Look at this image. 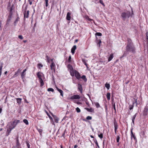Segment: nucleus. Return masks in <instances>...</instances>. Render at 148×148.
I'll use <instances>...</instances> for the list:
<instances>
[{
    "label": "nucleus",
    "instance_id": "18",
    "mask_svg": "<svg viewBox=\"0 0 148 148\" xmlns=\"http://www.w3.org/2000/svg\"><path fill=\"white\" fill-rule=\"evenodd\" d=\"M68 67L69 70V71L70 72L73 71V67L71 65L69 64L68 65Z\"/></svg>",
    "mask_w": 148,
    "mask_h": 148
},
{
    "label": "nucleus",
    "instance_id": "39",
    "mask_svg": "<svg viewBox=\"0 0 148 148\" xmlns=\"http://www.w3.org/2000/svg\"><path fill=\"white\" fill-rule=\"evenodd\" d=\"M46 58H47V62H48V63H49L50 62V59H49V56L47 55L46 56Z\"/></svg>",
    "mask_w": 148,
    "mask_h": 148
},
{
    "label": "nucleus",
    "instance_id": "22",
    "mask_svg": "<svg viewBox=\"0 0 148 148\" xmlns=\"http://www.w3.org/2000/svg\"><path fill=\"white\" fill-rule=\"evenodd\" d=\"M86 109L88 112H93L94 110L92 108H86Z\"/></svg>",
    "mask_w": 148,
    "mask_h": 148
},
{
    "label": "nucleus",
    "instance_id": "41",
    "mask_svg": "<svg viewBox=\"0 0 148 148\" xmlns=\"http://www.w3.org/2000/svg\"><path fill=\"white\" fill-rule=\"evenodd\" d=\"M76 110L77 111V112L78 113L80 112L81 111L80 110L78 107H77L76 108Z\"/></svg>",
    "mask_w": 148,
    "mask_h": 148
},
{
    "label": "nucleus",
    "instance_id": "57",
    "mask_svg": "<svg viewBox=\"0 0 148 148\" xmlns=\"http://www.w3.org/2000/svg\"><path fill=\"white\" fill-rule=\"evenodd\" d=\"M21 71V70L20 69H19L17 71L18 73H20Z\"/></svg>",
    "mask_w": 148,
    "mask_h": 148
},
{
    "label": "nucleus",
    "instance_id": "33",
    "mask_svg": "<svg viewBox=\"0 0 148 148\" xmlns=\"http://www.w3.org/2000/svg\"><path fill=\"white\" fill-rule=\"evenodd\" d=\"M82 61L83 62L84 64L87 67V64L86 62V60L85 59H82Z\"/></svg>",
    "mask_w": 148,
    "mask_h": 148
},
{
    "label": "nucleus",
    "instance_id": "64",
    "mask_svg": "<svg viewBox=\"0 0 148 148\" xmlns=\"http://www.w3.org/2000/svg\"><path fill=\"white\" fill-rule=\"evenodd\" d=\"M7 73H8L7 71H5V72H4V74H5V75H6V74H7Z\"/></svg>",
    "mask_w": 148,
    "mask_h": 148
},
{
    "label": "nucleus",
    "instance_id": "5",
    "mask_svg": "<svg viewBox=\"0 0 148 148\" xmlns=\"http://www.w3.org/2000/svg\"><path fill=\"white\" fill-rule=\"evenodd\" d=\"M75 75L77 79H79L81 78V76L79 73L77 71L75 70L74 71Z\"/></svg>",
    "mask_w": 148,
    "mask_h": 148
},
{
    "label": "nucleus",
    "instance_id": "44",
    "mask_svg": "<svg viewBox=\"0 0 148 148\" xmlns=\"http://www.w3.org/2000/svg\"><path fill=\"white\" fill-rule=\"evenodd\" d=\"M120 136H117L116 137V141L117 143L119 142V140L120 139Z\"/></svg>",
    "mask_w": 148,
    "mask_h": 148
},
{
    "label": "nucleus",
    "instance_id": "16",
    "mask_svg": "<svg viewBox=\"0 0 148 148\" xmlns=\"http://www.w3.org/2000/svg\"><path fill=\"white\" fill-rule=\"evenodd\" d=\"M22 99L20 98H17L16 99V101L17 103L20 104L21 102Z\"/></svg>",
    "mask_w": 148,
    "mask_h": 148
},
{
    "label": "nucleus",
    "instance_id": "24",
    "mask_svg": "<svg viewBox=\"0 0 148 148\" xmlns=\"http://www.w3.org/2000/svg\"><path fill=\"white\" fill-rule=\"evenodd\" d=\"M26 73L24 72V71H23L21 74V77L22 79H23Z\"/></svg>",
    "mask_w": 148,
    "mask_h": 148
},
{
    "label": "nucleus",
    "instance_id": "45",
    "mask_svg": "<svg viewBox=\"0 0 148 148\" xmlns=\"http://www.w3.org/2000/svg\"><path fill=\"white\" fill-rule=\"evenodd\" d=\"M92 119V117L91 116H87L86 118V119L87 120H91Z\"/></svg>",
    "mask_w": 148,
    "mask_h": 148
},
{
    "label": "nucleus",
    "instance_id": "52",
    "mask_svg": "<svg viewBox=\"0 0 148 148\" xmlns=\"http://www.w3.org/2000/svg\"><path fill=\"white\" fill-rule=\"evenodd\" d=\"M1 25V22L0 21V30L2 29V27Z\"/></svg>",
    "mask_w": 148,
    "mask_h": 148
},
{
    "label": "nucleus",
    "instance_id": "32",
    "mask_svg": "<svg viewBox=\"0 0 148 148\" xmlns=\"http://www.w3.org/2000/svg\"><path fill=\"white\" fill-rule=\"evenodd\" d=\"M47 90L49 92L51 91L52 92H53L54 91V89L53 88H48L47 89Z\"/></svg>",
    "mask_w": 148,
    "mask_h": 148
},
{
    "label": "nucleus",
    "instance_id": "28",
    "mask_svg": "<svg viewBox=\"0 0 148 148\" xmlns=\"http://www.w3.org/2000/svg\"><path fill=\"white\" fill-rule=\"evenodd\" d=\"M132 44L133 45V43L132 42L131 40L130 39H128V42L127 45Z\"/></svg>",
    "mask_w": 148,
    "mask_h": 148
},
{
    "label": "nucleus",
    "instance_id": "60",
    "mask_svg": "<svg viewBox=\"0 0 148 148\" xmlns=\"http://www.w3.org/2000/svg\"><path fill=\"white\" fill-rule=\"evenodd\" d=\"M77 104L79 105L82 104V103L81 102H76Z\"/></svg>",
    "mask_w": 148,
    "mask_h": 148
},
{
    "label": "nucleus",
    "instance_id": "62",
    "mask_svg": "<svg viewBox=\"0 0 148 148\" xmlns=\"http://www.w3.org/2000/svg\"><path fill=\"white\" fill-rule=\"evenodd\" d=\"M2 108H0V114L1 112L2 111Z\"/></svg>",
    "mask_w": 148,
    "mask_h": 148
},
{
    "label": "nucleus",
    "instance_id": "19",
    "mask_svg": "<svg viewBox=\"0 0 148 148\" xmlns=\"http://www.w3.org/2000/svg\"><path fill=\"white\" fill-rule=\"evenodd\" d=\"M57 89L60 92V95L62 96V97H63V91L62 90L59 89L58 88H57Z\"/></svg>",
    "mask_w": 148,
    "mask_h": 148
},
{
    "label": "nucleus",
    "instance_id": "58",
    "mask_svg": "<svg viewBox=\"0 0 148 148\" xmlns=\"http://www.w3.org/2000/svg\"><path fill=\"white\" fill-rule=\"evenodd\" d=\"M28 1L29 2V4L31 5L32 4V2L30 0H28Z\"/></svg>",
    "mask_w": 148,
    "mask_h": 148
},
{
    "label": "nucleus",
    "instance_id": "8",
    "mask_svg": "<svg viewBox=\"0 0 148 148\" xmlns=\"http://www.w3.org/2000/svg\"><path fill=\"white\" fill-rule=\"evenodd\" d=\"M131 139H132V138H133L135 140H136V138L135 136V135L134 134H133V133L132 132V129L131 130Z\"/></svg>",
    "mask_w": 148,
    "mask_h": 148
},
{
    "label": "nucleus",
    "instance_id": "47",
    "mask_svg": "<svg viewBox=\"0 0 148 148\" xmlns=\"http://www.w3.org/2000/svg\"><path fill=\"white\" fill-rule=\"evenodd\" d=\"M99 3H101L102 5H103L104 6H105V5L103 3V1L101 0H99Z\"/></svg>",
    "mask_w": 148,
    "mask_h": 148
},
{
    "label": "nucleus",
    "instance_id": "7",
    "mask_svg": "<svg viewBox=\"0 0 148 148\" xmlns=\"http://www.w3.org/2000/svg\"><path fill=\"white\" fill-rule=\"evenodd\" d=\"M148 108L147 106L145 107L143 111V115L146 116L147 114Z\"/></svg>",
    "mask_w": 148,
    "mask_h": 148
},
{
    "label": "nucleus",
    "instance_id": "37",
    "mask_svg": "<svg viewBox=\"0 0 148 148\" xmlns=\"http://www.w3.org/2000/svg\"><path fill=\"white\" fill-rule=\"evenodd\" d=\"M98 136L100 138H103V134L102 133H100L99 134H98Z\"/></svg>",
    "mask_w": 148,
    "mask_h": 148
},
{
    "label": "nucleus",
    "instance_id": "25",
    "mask_svg": "<svg viewBox=\"0 0 148 148\" xmlns=\"http://www.w3.org/2000/svg\"><path fill=\"white\" fill-rule=\"evenodd\" d=\"M19 19V18L18 16L17 18L15 20V21L14 22V25L15 26L16 25V24L18 23V21Z\"/></svg>",
    "mask_w": 148,
    "mask_h": 148
},
{
    "label": "nucleus",
    "instance_id": "12",
    "mask_svg": "<svg viewBox=\"0 0 148 148\" xmlns=\"http://www.w3.org/2000/svg\"><path fill=\"white\" fill-rule=\"evenodd\" d=\"M71 14L69 12H68L67 13L66 17V19L67 20L70 21L71 20Z\"/></svg>",
    "mask_w": 148,
    "mask_h": 148
},
{
    "label": "nucleus",
    "instance_id": "23",
    "mask_svg": "<svg viewBox=\"0 0 148 148\" xmlns=\"http://www.w3.org/2000/svg\"><path fill=\"white\" fill-rule=\"evenodd\" d=\"M39 82L40 84V86H42L44 85V83L43 82V81L42 79H39Z\"/></svg>",
    "mask_w": 148,
    "mask_h": 148
},
{
    "label": "nucleus",
    "instance_id": "3",
    "mask_svg": "<svg viewBox=\"0 0 148 148\" xmlns=\"http://www.w3.org/2000/svg\"><path fill=\"white\" fill-rule=\"evenodd\" d=\"M20 123V121L19 120H15L13 122L11 123V129H13L15 127L17 124Z\"/></svg>",
    "mask_w": 148,
    "mask_h": 148
},
{
    "label": "nucleus",
    "instance_id": "49",
    "mask_svg": "<svg viewBox=\"0 0 148 148\" xmlns=\"http://www.w3.org/2000/svg\"><path fill=\"white\" fill-rule=\"evenodd\" d=\"M126 56V54H125V53H124L123 54V55L120 57V58L121 59L122 58L124 57L125 56Z\"/></svg>",
    "mask_w": 148,
    "mask_h": 148
},
{
    "label": "nucleus",
    "instance_id": "63",
    "mask_svg": "<svg viewBox=\"0 0 148 148\" xmlns=\"http://www.w3.org/2000/svg\"><path fill=\"white\" fill-rule=\"evenodd\" d=\"M77 146V145H75L74 146V148H76Z\"/></svg>",
    "mask_w": 148,
    "mask_h": 148
},
{
    "label": "nucleus",
    "instance_id": "53",
    "mask_svg": "<svg viewBox=\"0 0 148 148\" xmlns=\"http://www.w3.org/2000/svg\"><path fill=\"white\" fill-rule=\"evenodd\" d=\"M18 72H17V71H16V72H15V73L14 74V77H15L16 76H17L18 75Z\"/></svg>",
    "mask_w": 148,
    "mask_h": 148
},
{
    "label": "nucleus",
    "instance_id": "11",
    "mask_svg": "<svg viewBox=\"0 0 148 148\" xmlns=\"http://www.w3.org/2000/svg\"><path fill=\"white\" fill-rule=\"evenodd\" d=\"M78 89L79 90L80 92L82 93V85L79 84L78 85Z\"/></svg>",
    "mask_w": 148,
    "mask_h": 148
},
{
    "label": "nucleus",
    "instance_id": "26",
    "mask_svg": "<svg viewBox=\"0 0 148 148\" xmlns=\"http://www.w3.org/2000/svg\"><path fill=\"white\" fill-rule=\"evenodd\" d=\"M110 94L109 92H108L107 94V98L108 100H109L110 99Z\"/></svg>",
    "mask_w": 148,
    "mask_h": 148
},
{
    "label": "nucleus",
    "instance_id": "48",
    "mask_svg": "<svg viewBox=\"0 0 148 148\" xmlns=\"http://www.w3.org/2000/svg\"><path fill=\"white\" fill-rule=\"evenodd\" d=\"M38 131L40 134L42 133V129H38Z\"/></svg>",
    "mask_w": 148,
    "mask_h": 148
},
{
    "label": "nucleus",
    "instance_id": "21",
    "mask_svg": "<svg viewBox=\"0 0 148 148\" xmlns=\"http://www.w3.org/2000/svg\"><path fill=\"white\" fill-rule=\"evenodd\" d=\"M105 86L106 88L107 89L109 90L110 89V84L106 83L105 85Z\"/></svg>",
    "mask_w": 148,
    "mask_h": 148
},
{
    "label": "nucleus",
    "instance_id": "50",
    "mask_svg": "<svg viewBox=\"0 0 148 148\" xmlns=\"http://www.w3.org/2000/svg\"><path fill=\"white\" fill-rule=\"evenodd\" d=\"M19 145V143L18 140V139H17V142H16V146H18V147Z\"/></svg>",
    "mask_w": 148,
    "mask_h": 148
},
{
    "label": "nucleus",
    "instance_id": "42",
    "mask_svg": "<svg viewBox=\"0 0 148 148\" xmlns=\"http://www.w3.org/2000/svg\"><path fill=\"white\" fill-rule=\"evenodd\" d=\"M70 73L71 75L72 76H73L74 75L75 73H74V72L73 70V71H70Z\"/></svg>",
    "mask_w": 148,
    "mask_h": 148
},
{
    "label": "nucleus",
    "instance_id": "17",
    "mask_svg": "<svg viewBox=\"0 0 148 148\" xmlns=\"http://www.w3.org/2000/svg\"><path fill=\"white\" fill-rule=\"evenodd\" d=\"M113 54L112 53L111 54L110 56L108 58V62H109L111 61L113 58Z\"/></svg>",
    "mask_w": 148,
    "mask_h": 148
},
{
    "label": "nucleus",
    "instance_id": "20",
    "mask_svg": "<svg viewBox=\"0 0 148 148\" xmlns=\"http://www.w3.org/2000/svg\"><path fill=\"white\" fill-rule=\"evenodd\" d=\"M137 114V113H136L132 117V122L134 124V120L135 119V118L136 116V115Z\"/></svg>",
    "mask_w": 148,
    "mask_h": 148
},
{
    "label": "nucleus",
    "instance_id": "51",
    "mask_svg": "<svg viewBox=\"0 0 148 148\" xmlns=\"http://www.w3.org/2000/svg\"><path fill=\"white\" fill-rule=\"evenodd\" d=\"M18 37L19 39H23V37L22 35H19Z\"/></svg>",
    "mask_w": 148,
    "mask_h": 148
},
{
    "label": "nucleus",
    "instance_id": "14",
    "mask_svg": "<svg viewBox=\"0 0 148 148\" xmlns=\"http://www.w3.org/2000/svg\"><path fill=\"white\" fill-rule=\"evenodd\" d=\"M11 126H9V128L7 130L8 134H7V136H8L10 132L13 129H11Z\"/></svg>",
    "mask_w": 148,
    "mask_h": 148
},
{
    "label": "nucleus",
    "instance_id": "27",
    "mask_svg": "<svg viewBox=\"0 0 148 148\" xmlns=\"http://www.w3.org/2000/svg\"><path fill=\"white\" fill-rule=\"evenodd\" d=\"M45 111L47 115L49 117V118L50 120L52 121H53V119L52 118V117L48 113L46 110H45Z\"/></svg>",
    "mask_w": 148,
    "mask_h": 148
},
{
    "label": "nucleus",
    "instance_id": "15",
    "mask_svg": "<svg viewBox=\"0 0 148 148\" xmlns=\"http://www.w3.org/2000/svg\"><path fill=\"white\" fill-rule=\"evenodd\" d=\"M37 75L38 78L39 79H42V75L39 72H38L37 73Z\"/></svg>",
    "mask_w": 148,
    "mask_h": 148
},
{
    "label": "nucleus",
    "instance_id": "31",
    "mask_svg": "<svg viewBox=\"0 0 148 148\" xmlns=\"http://www.w3.org/2000/svg\"><path fill=\"white\" fill-rule=\"evenodd\" d=\"M23 122L25 123L26 125H28L29 124V123L28 121L26 119H24L23 120Z\"/></svg>",
    "mask_w": 148,
    "mask_h": 148
},
{
    "label": "nucleus",
    "instance_id": "1",
    "mask_svg": "<svg viewBox=\"0 0 148 148\" xmlns=\"http://www.w3.org/2000/svg\"><path fill=\"white\" fill-rule=\"evenodd\" d=\"M136 49L133 45H127L126 47V51L129 53L131 52L133 54L135 53Z\"/></svg>",
    "mask_w": 148,
    "mask_h": 148
},
{
    "label": "nucleus",
    "instance_id": "9",
    "mask_svg": "<svg viewBox=\"0 0 148 148\" xmlns=\"http://www.w3.org/2000/svg\"><path fill=\"white\" fill-rule=\"evenodd\" d=\"M51 114L54 119V121L56 123H58V122L59 119L57 116L51 113Z\"/></svg>",
    "mask_w": 148,
    "mask_h": 148
},
{
    "label": "nucleus",
    "instance_id": "59",
    "mask_svg": "<svg viewBox=\"0 0 148 148\" xmlns=\"http://www.w3.org/2000/svg\"><path fill=\"white\" fill-rule=\"evenodd\" d=\"M95 143L96 144V145H97V146L98 147H99V146L98 145V143L97 141L96 140V142H95Z\"/></svg>",
    "mask_w": 148,
    "mask_h": 148
},
{
    "label": "nucleus",
    "instance_id": "35",
    "mask_svg": "<svg viewBox=\"0 0 148 148\" xmlns=\"http://www.w3.org/2000/svg\"><path fill=\"white\" fill-rule=\"evenodd\" d=\"M134 103H133V104L132 105H130L129 106V109L130 110H132L133 108V107H134Z\"/></svg>",
    "mask_w": 148,
    "mask_h": 148
},
{
    "label": "nucleus",
    "instance_id": "30",
    "mask_svg": "<svg viewBox=\"0 0 148 148\" xmlns=\"http://www.w3.org/2000/svg\"><path fill=\"white\" fill-rule=\"evenodd\" d=\"M81 78L84 81V82H86L87 80V79L86 78V76L85 75H83Z\"/></svg>",
    "mask_w": 148,
    "mask_h": 148
},
{
    "label": "nucleus",
    "instance_id": "2",
    "mask_svg": "<svg viewBox=\"0 0 148 148\" xmlns=\"http://www.w3.org/2000/svg\"><path fill=\"white\" fill-rule=\"evenodd\" d=\"M131 15V12L127 11L123 12L121 14L122 19L123 21H125L126 19H128Z\"/></svg>",
    "mask_w": 148,
    "mask_h": 148
},
{
    "label": "nucleus",
    "instance_id": "43",
    "mask_svg": "<svg viewBox=\"0 0 148 148\" xmlns=\"http://www.w3.org/2000/svg\"><path fill=\"white\" fill-rule=\"evenodd\" d=\"M45 5L46 7H47L48 5V0H45Z\"/></svg>",
    "mask_w": 148,
    "mask_h": 148
},
{
    "label": "nucleus",
    "instance_id": "29",
    "mask_svg": "<svg viewBox=\"0 0 148 148\" xmlns=\"http://www.w3.org/2000/svg\"><path fill=\"white\" fill-rule=\"evenodd\" d=\"M112 105L113 106V107L114 109V110H115V112H116V108H115V103H114L113 101L112 102Z\"/></svg>",
    "mask_w": 148,
    "mask_h": 148
},
{
    "label": "nucleus",
    "instance_id": "54",
    "mask_svg": "<svg viewBox=\"0 0 148 148\" xmlns=\"http://www.w3.org/2000/svg\"><path fill=\"white\" fill-rule=\"evenodd\" d=\"M71 56H70L69 58L68 61L69 62H70L71 61Z\"/></svg>",
    "mask_w": 148,
    "mask_h": 148
},
{
    "label": "nucleus",
    "instance_id": "36",
    "mask_svg": "<svg viewBox=\"0 0 148 148\" xmlns=\"http://www.w3.org/2000/svg\"><path fill=\"white\" fill-rule=\"evenodd\" d=\"M11 17H10V18H9L8 19V20L7 21V22L6 23V25H8L9 24L10 21L11 20Z\"/></svg>",
    "mask_w": 148,
    "mask_h": 148
},
{
    "label": "nucleus",
    "instance_id": "56",
    "mask_svg": "<svg viewBox=\"0 0 148 148\" xmlns=\"http://www.w3.org/2000/svg\"><path fill=\"white\" fill-rule=\"evenodd\" d=\"M51 67V70H52L53 69V70L54 71H55V68L54 67H52L51 66H50Z\"/></svg>",
    "mask_w": 148,
    "mask_h": 148
},
{
    "label": "nucleus",
    "instance_id": "38",
    "mask_svg": "<svg viewBox=\"0 0 148 148\" xmlns=\"http://www.w3.org/2000/svg\"><path fill=\"white\" fill-rule=\"evenodd\" d=\"M114 130H115V134H116V130L118 128V125H114Z\"/></svg>",
    "mask_w": 148,
    "mask_h": 148
},
{
    "label": "nucleus",
    "instance_id": "55",
    "mask_svg": "<svg viewBox=\"0 0 148 148\" xmlns=\"http://www.w3.org/2000/svg\"><path fill=\"white\" fill-rule=\"evenodd\" d=\"M114 125H117L116 121L115 120H114Z\"/></svg>",
    "mask_w": 148,
    "mask_h": 148
},
{
    "label": "nucleus",
    "instance_id": "6",
    "mask_svg": "<svg viewBox=\"0 0 148 148\" xmlns=\"http://www.w3.org/2000/svg\"><path fill=\"white\" fill-rule=\"evenodd\" d=\"M80 96L79 95H73L70 98L71 99H80Z\"/></svg>",
    "mask_w": 148,
    "mask_h": 148
},
{
    "label": "nucleus",
    "instance_id": "4",
    "mask_svg": "<svg viewBox=\"0 0 148 148\" xmlns=\"http://www.w3.org/2000/svg\"><path fill=\"white\" fill-rule=\"evenodd\" d=\"M95 36H96V38L97 39V41L96 42L97 45H99V47L100 45V44L101 43V40L100 39L97 40V37H96L97 36H102V34L101 33H96L95 34Z\"/></svg>",
    "mask_w": 148,
    "mask_h": 148
},
{
    "label": "nucleus",
    "instance_id": "34",
    "mask_svg": "<svg viewBox=\"0 0 148 148\" xmlns=\"http://www.w3.org/2000/svg\"><path fill=\"white\" fill-rule=\"evenodd\" d=\"M95 105L96 107L97 108H99V107H100L99 104L98 102L95 103Z\"/></svg>",
    "mask_w": 148,
    "mask_h": 148
},
{
    "label": "nucleus",
    "instance_id": "13",
    "mask_svg": "<svg viewBox=\"0 0 148 148\" xmlns=\"http://www.w3.org/2000/svg\"><path fill=\"white\" fill-rule=\"evenodd\" d=\"M76 46L75 45H74L71 49V52L73 54L75 53V51L76 49Z\"/></svg>",
    "mask_w": 148,
    "mask_h": 148
},
{
    "label": "nucleus",
    "instance_id": "40",
    "mask_svg": "<svg viewBox=\"0 0 148 148\" xmlns=\"http://www.w3.org/2000/svg\"><path fill=\"white\" fill-rule=\"evenodd\" d=\"M26 143L27 145V148H30V145L29 144L28 141H26Z\"/></svg>",
    "mask_w": 148,
    "mask_h": 148
},
{
    "label": "nucleus",
    "instance_id": "61",
    "mask_svg": "<svg viewBox=\"0 0 148 148\" xmlns=\"http://www.w3.org/2000/svg\"><path fill=\"white\" fill-rule=\"evenodd\" d=\"M38 65V66H40L41 67L43 66V65L41 64H39Z\"/></svg>",
    "mask_w": 148,
    "mask_h": 148
},
{
    "label": "nucleus",
    "instance_id": "46",
    "mask_svg": "<svg viewBox=\"0 0 148 148\" xmlns=\"http://www.w3.org/2000/svg\"><path fill=\"white\" fill-rule=\"evenodd\" d=\"M55 66V64L54 63V62L51 63V64L50 66H51L52 67H54Z\"/></svg>",
    "mask_w": 148,
    "mask_h": 148
},
{
    "label": "nucleus",
    "instance_id": "10",
    "mask_svg": "<svg viewBox=\"0 0 148 148\" xmlns=\"http://www.w3.org/2000/svg\"><path fill=\"white\" fill-rule=\"evenodd\" d=\"M29 10H28L27 11L26 13V11H25V13L24 14V20H25V18H28L29 16Z\"/></svg>",
    "mask_w": 148,
    "mask_h": 148
}]
</instances>
